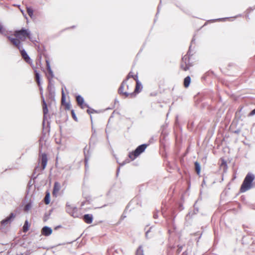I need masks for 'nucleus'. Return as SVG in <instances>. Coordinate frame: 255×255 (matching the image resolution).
Here are the masks:
<instances>
[{
  "label": "nucleus",
  "instance_id": "obj_3",
  "mask_svg": "<svg viewBox=\"0 0 255 255\" xmlns=\"http://www.w3.org/2000/svg\"><path fill=\"white\" fill-rule=\"evenodd\" d=\"M255 178V175L251 173H248L245 178L243 182L240 187V192L244 193L250 190L253 186V182Z\"/></svg>",
  "mask_w": 255,
  "mask_h": 255
},
{
  "label": "nucleus",
  "instance_id": "obj_17",
  "mask_svg": "<svg viewBox=\"0 0 255 255\" xmlns=\"http://www.w3.org/2000/svg\"><path fill=\"white\" fill-rule=\"evenodd\" d=\"M195 171L197 173V174L198 175H200V170H201V166H200V164L197 161H196L195 162Z\"/></svg>",
  "mask_w": 255,
  "mask_h": 255
},
{
  "label": "nucleus",
  "instance_id": "obj_2",
  "mask_svg": "<svg viewBox=\"0 0 255 255\" xmlns=\"http://www.w3.org/2000/svg\"><path fill=\"white\" fill-rule=\"evenodd\" d=\"M7 38L12 45L20 49L21 42L24 41L26 39H31L30 31L29 29L24 28L17 30L14 31L12 34L7 36Z\"/></svg>",
  "mask_w": 255,
  "mask_h": 255
},
{
  "label": "nucleus",
  "instance_id": "obj_15",
  "mask_svg": "<svg viewBox=\"0 0 255 255\" xmlns=\"http://www.w3.org/2000/svg\"><path fill=\"white\" fill-rule=\"evenodd\" d=\"M34 75H35V80L38 84V85L40 86V75L39 72L37 71L36 68H33Z\"/></svg>",
  "mask_w": 255,
  "mask_h": 255
},
{
  "label": "nucleus",
  "instance_id": "obj_29",
  "mask_svg": "<svg viewBox=\"0 0 255 255\" xmlns=\"http://www.w3.org/2000/svg\"><path fill=\"white\" fill-rule=\"evenodd\" d=\"M30 208V204H27L25 205L24 207V210L27 211Z\"/></svg>",
  "mask_w": 255,
  "mask_h": 255
},
{
  "label": "nucleus",
  "instance_id": "obj_20",
  "mask_svg": "<svg viewBox=\"0 0 255 255\" xmlns=\"http://www.w3.org/2000/svg\"><path fill=\"white\" fill-rule=\"evenodd\" d=\"M46 67H47V70L48 71V72L49 73V75H50L52 77H53V72L50 68V63H49V61L46 60Z\"/></svg>",
  "mask_w": 255,
  "mask_h": 255
},
{
  "label": "nucleus",
  "instance_id": "obj_32",
  "mask_svg": "<svg viewBox=\"0 0 255 255\" xmlns=\"http://www.w3.org/2000/svg\"><path fill=\"white\" fill-rule=\"evenodd\" d=\"M181 250H182V247H179L178 249V251L179 252H180L181 251Z\"/></svg>",
  "mask_w": 255,
  "mask_h": 255
},
{
  "label": "nucleus",
  "instance_id": "obj_18",
  "mask_svg": "<svg viewBox=\"0 0 255 255\" xmlns=\"http://www.w3.org/2000/svg\"><path fill=\"white\" fill-rule=\"evenodd\" d=\"M42 108L44 116H45L48 112L47 104L46 102L43 100L42 102Z\"/></svg>",
  "mask_w": 255,
  "mask_h": 255
},
{
  "label": "nucleus",
  "instance_id": "obj_24",
  "mask_svg": "<svg viewBox=\"0 0 255 255\" xmlns=\"http://www.w3.org/2000/svg\"><path fill=\"white\" fill-rule=\"evenodd\" d=\"M135 255H144L143 251L141 246H139L138 248Z\"/></svg>",
  "mask_w": 255,
  "mask_h": 255
},
{
  "label": "nucleus",
  "instance_id": "obj_23",
  "mask_svg": "<svg viewBox=\"0 0 255 255\" xmlns=\"http://www.w3.org/2000/svg\"><path fill=\"white\" fill-rule=\"evenodd\" d=\"M220 168L224 171L227 169V163L225 160H222V162L220 164Z\"/></svg>",
  "mask_w": 255,
  "mask_h": 255
},
{
  "label": "nucleus",
  "instance_id": "obj_9",
  "mask_svg": "<svg viewBox=\"0 0 255 255\" xmlns=\"http://www.w3.org/2000/svg\"><path fill=\"white\" fill-rule=\"evenodd\" d=\"M15 215L11 213L8 217H7L5 219L2 220L1 221V224L2 225H6L10 224L12 221L14 219Z\"/></svg>",
  "mask_w": 255,
  "mask_h": 255
},
{
  "label": "nucleus",
  "instance_id": "obj_6",
  "mask_svg": "<svg viewBox=\"0 0 255 255\" xmlns=\"http://www.w3.org/2000/svg\"><path fill=\"white\" fill-rule=\"evenodd\" d=\"M66 211L74 218H79L81 215L77 208L71 205L66 206Z\"/></svg>",
  "mask_w": 255,
  "mask_h": 255
},
{
  "label": "nucleus",
  "instance_id": "obj_10",
  "mask_svg": "<svg viewBox=\"0 0 255 255\" xmlns=\"http://www.w3.org/2000/svg\"><path fill=\"white\" fill-rule=\"evenodd\" d=\"M19 50L20 51V52L21 53L22 58L24 60V61L26 63L30 64L31 62V60L30 57L28 56V55L26 53V51L22 49V46L21 47V48Z\"/></svg>",
  "mask_w": 255,
  "mask_h": 255
},
{
  "label": "nucleus",
  "instance_id": "obj_19",
  "mask_svg": "<svg viewBox=\"0 0 255 255\" xmlns=\"http://www.w3.org/2000/svg\"><path fill=\"white\" fill-rule=\"evenodd\" d=\"M30 227V225L28 224V222L27 221H25L24 224V225L22 228V230L24 233L27 232Z\"/></svg>",
  "mask_w": 255,
  "mask_h": 255
},
{
  "label": "nucleus",
  "instance_id": "obj_11",
  "mask_svg": "<svg viewBox=\"0 0 255 255\" xmlns=\"http://www.w3.org/2000/svg\"><path fill=\"white\" fill-rule=\"evenodd\" d=\"M130 78H133V79L136 82L135 84H137V82H138V83H140L138 80V76L137 73H135L132 71H130L126 79H128H128Z\"/></svg>",
  "mask_w": 255,
  "mask_h": 255
},
{
  "label": "nucleus",
  "instance_id": "obj_21",
  "mask_svg": "<svg viewBox=\"0 0 255 255\" xmlns=\"http://www.w3.org/2000/svg\"><path fill=\"white\" fill-rule=\"evenodd\" d=\"M26 11L28 14V15L30 17V18H32L33 16V10L32 8L30 7H26Z\"/></svg>",
  "mask_w": 255,
  "mask_h": 255
},
{
  "label": "nucleus",
  "instance_id": "obj_12",
  "mask_svg": "<svg viewBox=\"0 0 255 255\" xmlns=\"http://www.w3.org/2000/svg\"><path fill=\"white\" fill-rule=\"evenodd\" d=\"M52 229L48 227H44L41 231V233L43 235L45 236H48L52 234Z\"/></svg>",
  "mask_w": 255,
  "mask_h": 255
},
{
  "label": "nucleus",
  "instance_id": "obj_14",
  "mask_svg": "<svg viewBox=\"0 0 255 255\" xmlns=\"http://www.w3.org/2000/svg\"><path fill=\"white\" fill-rule=\"evenodd\" d=\"M60 187H61L60 184L58 182H55L54 185L53 194H56L59 191Z\"/></svg>",
  "mask_w": 255,
  "mask_h": 255
},
{
  "label": "nucleus",
  "instance_id": "obj_16",
  "mask_svg": "<svg viewBox=\"0 0 255 255\" xmlns=\"http://www.w3.org/2000/svg\"><path fill=\"white\" fill-rule=\"evenodd\" d=\"M190 82H191V78H190V76H187L186 77H185L184 80V86L185 88L188 87L190 85Z\"/></svg>",
  "mask_w": 255,
  "mask_h": 255
},
{
  "label": "nucleus",
  "instance_id": "obj_4",
  "mask_svg": "<svg viewBox=\"0 0 255 255\" xmlns=\"http://www.w3.org/2000/svg\"><path fill=\"white\" fill-rule=\"evenodd\" d=\"M193 65L194 62L191 60V56L188 52L182 58L180 67L182 70L186 71L189 70L190 68L193 66Z\"/></svg>",
  "mask_w": 255,
  "mask_h": 255
},
{
  "label": "nucleus",
  "instance_id": "obj_8",
  "mask_svg": "<svg viewBox=\"0 0 255 255\" xmlns=\"http://www.w3.org/2000/svg\"><path fill=\"white\" fill-rule=\"evenodd\" d=\"M76 100L77 105L81 109L89 108L88 105L84 103V99L81 96H80V95L77 96L76 97Z\"/></svg>",
  "mask_w": 255,
  "mask_h": 255
},
{
  "label": "nucleus",
  "instance_id": "obj_25",
  "mask_svg": "<svg viewBox=\"0 0 255 255\" xmlns=\"http://www.w3.org/2000/svg\"><path fill=\"white\" fill-rule=\"evenodd\" d=\"M71 115H72V117L73 118V119L76 122L78 121V119L76 117V115L74 113V111L73 110H72L71 111Z\"/></svg>",
  "mask_w": 255,
  "mask_h": 255
},
{
  "label": "nucleus",
  "instance_id": "obj_7",
  "mask_svg": "<svg viewBox=\"0 0 255 255\" xmlns=\"http://www.w3.org/2000/svg\"><path fill=\"white\" fill-rule=\"evenodd\" d=\"M61 106L65 110H70L71 109V105L70 102H66V97L64 91H62Z\"/></svg>",
  "mask_w": 255,
  "mask_h": 255
},
{
  "label": "nucleus",
  "instance_id": "obj_22",
  "mask_svg": "<svg viewBox=\"0 0 255 255\" xmlns=\"http://www.w3.org/2000/svg\"><path fill=\"white\" fill-rule=\"evenodd\" d=\"M44 203L45 204L48 205L49 204V203H50V194L49 193H46V194L44 197Z\"/></svg>",
  "mask_w": 255,
  "mask_h": 255
},
{
  "label": "nucleus",
  "instance_id": "obj_13",
  "mask_svg": "<svg viewBox=\"0 0 255 255\" xmlns=\"http://www.w3.org/2000/svg\"><path fill=\"white\" fill-rule=\"evenodd\" d=\"M83 219L86 223L89 224L92 223L93 218L92 215L86 214L83 216Z\"/></svg>",
  "mask_w": 255,
  "mask_h": 255
},
{
  "label": "nucleus",
  "instance_id": "obj_1",
  "mask_svg": "<svg viewBox=\"0 0 255 255\" xmlns=\"http://www.w3.org/2000/svg\"><path fill=\"white\" fill-rule=\"evenodd\" d=\"M142 89L141 83L137 82L135 85L133 81H129L126 79L121 84L118 92L119 94L125 98H132L140 93Z\"/></svg>",
  "mask_w": 255,
  "mask_h": 255
},
{
  "label": "nucleus",
  "instance_id": "obj_26",
  "mask_svg": "<svg viewBox=\"0 0 255 255\" xmlns=\"http://www.w3.org/2000/svg\"><path fill=\"white\" fill-rule=\"evenodd\" d=\"M47 160H42L41 163L42 169H44L45 168V167L47 165Z\"/></svg>",
  "mask_w": 255,
  "mask_h": 255
},
{
  "label": "nucleus",
  "instance_id": "obj_27",
  "mask_svg": "<svg viewBox=\"0 0 255 255\" xmlns=\"http://www.w3.org/2000/svg\"><path fill=\"white\" fill-rule=\"evenodd\" d=\"M87 113L91 115V114L96 113V111L92 109H89L87 110Z\"/></svg>",
  "mask_w": 255,
  "mask_h": 255
},
{
  "label": "nucleus",
  "instance_id": "obj_5",
  "mask_svg": "<svg viewBox=\"0 0 255 255\" xmlns=\"http://www.w3.org/2000/svg\"><path fill=\"white\" fill-rule=\"evenodd\" d=\"M148 144H143L139 145L133 151L130 152L128 154V157L131 159H134L138 157L141 153L144 152L146 148L148 146Z\"/></svg>",
  "mask_w": 255,
  "mask_h": 255
},
{
  "label": "nucleus",
  "instance_id": "obj_30",
  "mask_svg": "<svg viewBox=\"0 0 255 255\" xmlns=\"http://www.w3.org/2000/svg\"><path fill=\"white\" fill-rule=\"evenodd\" d=\"M255 114V109L254 110H253V111H252L250 113L249 116H252L254 115Z\"/></svg>",
  "mask_w": 255,
  "mask_h": 255
},
{
  "label": "nucleus",
  "instance_id": "obj_28",
  "mask_svg": "<svg viewBox=\"0 0 255 255\" xmlns=\"http://www.w3.org/2000/svg\"><path fill=\"white\" fill-rule=\"evenodd\" d=\"M4 29L3 28L2 25L0 23V33H3L4 32Z\"/></svg>",
  "mask_w": 255,
  "mask_h": 255
},
{
  "label": "nucleus",
  "instance_id": "obj_31",
  "mask_svg": "<svg viewBox=\"0 0 255 255\" xmlns=\"http://www.w3.org/2000/svg\"><path fill=\"white\" fill-rule=\"evenodd\" d=\"M47 159L46 155V154L43 155L42 159L44 160V159Z\"/></svg>",
  "mask_w": 255,
  "mask_h": 255
}]
</instances>
